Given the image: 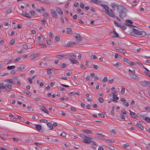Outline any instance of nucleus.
Masks as SVG:
<instances>
[{
	"label": "nucleus",
	"mask_w": 150,
	"mask_h": 150,
	"mask_svg": "<svg viewBox=\"0 0 150 150\" xmlns=\"http://www.w3.org/2000/svg\"><path fill=\"white\" fill-rule=\"evenodd\" d=\"M131 34L134 36H135L134 34H136L140 35L141 37H144L146 35L147 38H149V36H150V34H148L146 35V33L145 32L139 31V30L135 28L132 29V31L131 32Z\"/></svg>",
	"instance_id": "f257e3e1"
},
{
	"label": "nucleus",
	"mask_w": 150,
	"mask_h": 150,
	"mask_svg": "<svg viewBox=\"0 0 150 150\" xmlns=\"http://www.w3.org/2000/svg\"><path fill=\"white\" fill-rule=\"evenodd\" d=\"M106 8V11H105V13L108 15L109 16L113 18H116L117 20L119 21H120V19L116 16L113 13H112V11L111 9H110L108 7L106 6L105 8Z\"/></svg>",
	"instance_id": "f03ea898"
},
{
	"label": "nucleus",
	"mask_w": 150,
	"mask_h": 150,
	"mask_svg": "<svg viewBox=\"0 0 150 150\" xmlns=\"http://www.w3.org/2000/svg\"><path fill=\"white\" fill-rule=\"evenodd\" d=\"M129 73V75L131 79H132L136 81H139V78L135 74V71L134 70H131L130 69L128 70Z\"/></svg>",
	"instance_id": "7ed1b4c3"
},
{
	"label": "nucleus",
	"mask_w": 150,
	"mask_h": 150,
	"mask_svg": "<svg viewBox=\"0 0 150 150\" xmlns=\"http://www.w3.org/2000/svg\"><path fill=\"white\" fill-rule=\"evenodd\" d=\"M80 136L83 139V142L87 144H90L92 142V139L86 136L84 134H80Z\"/></svg>",
	"instance_id": "20e7f679"
},
{
	"label": "nucleus",
	"mask_w": 150,
	"mask_h": 150,
	"mask_svg": "<svg viewBox=\"0 0 150 150\" xmlns=\"http://www.w3.org/2000/svg\"><path fill=\"white\" fill-rule=\"evenodd\" d=\"M124 7L122 8H121L122 9L119 12V14L120 17L123 18L125 17L126 16V11H125V9L123 8Z\"/></svg>",
	"instance_id": "39448f33"
},
{
	"label": "nucleus",
	"mask_w": 150,
	"mask_h": 150,
	"mask_svg": "<svg viewBox=\"0 0 150 150\" xmlns=\"http://www.w3.org/2000/svg\"><path fill=\"white\" fill-rule=\"evenodd\" d=\"M91 2L93 3H95L96 4L100 5L102 6L105 9V13L106 8H105L106 6L108 7L107 5L105 4H101L102 2L101 1L97 0H91Z\"/></svg>",
	"instance_id": "423d86ee"
},
{
	"label": "nucleus",
	"mask_w": 150,
	"mask_h": 150,
	"mask_svg": "<svg viewBox=\"0 0 150 150\" xmlns=\"http://www.w3.org/2000/svg\"><path fill=\"white\" fill-rule=\"evenodd\" d=\"M111 6L112 8V12L113 11H115V7H117V10H118L120 8H122L123 7V6H122L121 5H118L115 3H112L111 4Z\"/></svg>",
	"instance_id": "0eeeda50"
},
{
	"label": "nucleus",
	"mask_w": 150,
	"mask_h": 150,
	"mask_svg": "<svg viewBox=\"0 0 150 150\" xmlns=\"http://www.w3.org/2000/svg\"><path fill=\"white\" fill-rule=\"evenodd\" d=\"M56 57L58 58V59H62L63 58H68V56L67 55H64V54H62V55H56Z\"/></svg>",
	"instance_id": "6e6552de"
},
{
	"label": "nucleus",
	"mask_w": 150,
	"mask_h": 150,
	"mask_svg": "<svg viewBox=\"0 0 150 150\" xmlns=\"http://www.w3.org/2000/svg\"><path fill=\"white\" fill-rule=\"evenodd\" d=\"M74 35L77 40L79 41H81L82 40V38L79 34L75 33L74 34Z\"/></svg>",
	"instance_id": "1a4fd4ad"
},
{
	"label": "nucleus",
	"mask_w": 150,
	"mask_h": 150,
	"mask_svg": "<svg viewBox=\"0 0 150 150\" xmlns=\"http://www.w3.org/2000/svg\"><path fill=\"white\" fill-rule=\"evenodd\" d=\"M50 12L52 14L53 17L55 18H57L58 16L55 10L53 9L50 10Z\"/></svg>",
	"instance_id": "9d476101"
},
{
	"label": "nucleus",
	"mask_w": 150,
	"mask_h": 150,
	"mask_svg": "<svg viewBox=\"0 0 150 150\" xmlns=\"http://www.w3.org/2000/svg\"><path fill=\"white\" fill-rule=\"evenodd\" d=\"M76 44V43L74 42H72L69 41L68 42L67 44H65L64 47H69L72 46Z\"/></svg>",
	"instance_id": "9b49d317"
},
{
	"label": "nucleus",
	"mask_w": 150,
	"mask_h": 150,
	"mask_svg": "<svg viewBox=\"0 0 150 150\" xmlns=\"http://www.w3.org/2000/svg\"><path fill=\"white\" fill-rule=\"evenodd\" d=\"M140 117H141L143 120H144L146 122L150 123V118L148 117H144V116L143 115H140Z\"/></svg>",
	"instance_id": "f8f14e48"
},
{
	"label": "nucleus",
	"mask_w": 150,
	"mask_h": 150,
	"mask_svg": "<svg viewBox=\"0 0 150 150\" xmlns=\"http://www.w3.org/2000/svg\"><path fill=\"white\" fill-rule=\"evenodd\" d=\"M111 93L113 95L112 97L113 99H112V100L113 101H115L118 100L119 98L117 96V93Z\"/></svg>",
	"instance_id": "ddd939ff"
},
{
	"label": "nucleus",
	"mask_w": 150,
	"mask_h": 150,
	"mask_svg": "<svg viewBox=\"0 0 150 150\" xmlns=\"http://www.w3.org/2000/svg\"><path fill=\"white\" fill-rule=\"evenodd\" d=\"M12 88L11 86V85L6 84L4 85V90L6 91H8Z\"/></svg>",
	"instance_id": "4468645a"
},
{
	"label": "nucleus",
	"mask_w": 150,
	"mask_h": 150,
	"mask_svg": "<svg viewBox=\"0 0 150 150\" xmlns=\"http://www.w3.org/2000/svg\"><path fill=\"white\" fill-rule=\"evenodd\" d=\"M40 110L42 111L45 112L47 114H49L48 111L46 110L45 107L44 105H41Z\"/></svg>",
	"instance_id": "2eb2a0df"
},
{
	"label": "nucleus",
	"mask_w": 150,
	"mask_h": 150,
	"mask_svg": "<svg viewBox=\"0 0 150 150\" xmlns=\"http://www.w3.org/2000/svg\"><path fill=\"white\" fill-rule=\"evenodd\" d=\"M68 56V58H69V60L70 59H71L72 60L75 59L76 58V56L74 54H70Z\"/></svg>",
	"instance_id": "dca6fc26"
},
{
	"label": "nucleus",
	"mask_w": 150,
	"mask_h": 150,
	"mask_svg": "<svg viewBox=\"0 0 150 150\" xmlns=\"http://www.w3.org/2000/svg\"><path fill=\"white\" fill-rule=\"evenodd\" d=\"M25 69L24 66L23 65H21L19 67H17V71H21Z\"/></svg>",
	"instance_id": "f3484780"
},
{
	"label": "nucleus",
	"mask_w": 150,
	"mask_h": 150,
	"mask_svg": "<svg viewBox=\"0 0 150 150\" xmlns=\"http://www.w3.org/2000/svg\"><path fill=\"white\" fill-rule=\"evenodd\" d=\"M56 9L57 13L60 15H62L63 11L60 8L56 7Z\"/></svg>",
	"instance_id": "a211bd4d"
},
{
	"label": "nucleus",
	"mask_w": 150,
	"mask_h": 150,
	"mask_svg": "<svg viewBox=\"0 0 150 150\" xmlns=\"http://www.w3.org/2000/svg\"><path fill=\"white\" fill-rule=\"evenodd\" d=\"M38 54L37 53H35L31 54L30 56V58L31 59H35L36 57H38Z\"/></svg>",
	"instance_id": "6ab92c4d"
},
{
	"label": "nucleus",
	"mask_w": 150,
	"mask_h": 150,
	"mask_svg": "<svg viewBox=\"0 0 150 150\" xmlns=\"http://www.w3.org/2000/svg\"><path fill=\"white\" fill-rule=\"evenodd\" d=\"M67 34L68 35H72L73 33V32L71 28H67Z\"/></svg>",
	"instance_id": "aec40b11"
},
{
	"label": "nucleus",
	"mask_w": 150,
	"mask_h": 150,
	"mask_svg": "<svg viewBox=\"0 0 150 150\" xmlns=\"http://www.w3.org/2000/svg\"><path fill=\"white\" fill-rule=\"evenodd\" d=\"M83 131V132L86 134H90L92 133V131L91 130L84 129Z\"/></svg>",
	"instance_id": "412c9836"
},
{
	"label": "nucleus",
	"mask_w": 150,
	"mask_h": 150,
	"mask_svg": "<svg viewBox=\"0 0 150 150\" xmlns=\"http://www.w3.org/2000/svg\"><path fill=\"white\" fill-rule=\"evenodd\" d=\"M35 128L38 130L40 131L41 130L42 127L40 125H36Z\"/></svg>",
	"instance_id": "4be33fe9"
},
{
	"label": "nucleus",
	"mask_w": 150,
	"mask_h": 150,
	"mask_svg": "<svg viewBox=\"0 0 150 150\" xmlns=\"http://www.w3.org/2000/svg\"><path fill=\"white\" fill-rule=\"evenodd\" d=\"M22 15L28 18H31V17L29 16V15L28 13H25L24 12H23L22 13Z\"/></svg>",
	"instance_id": "5701e85b"
},
{
	"label": "nucleus",
	"mask_w": 150,
	"mask_h": 150,
	"mask_svg": "<svg viewBox=\"0 0 150 150\" xmlns=\"http://www.w3.org/2000/svg\"><path fill=\"white\" fill-rule=\"evenodd\" d=\"M143 82H144V83L143 82L141 83L143 84V85H142L144 86H147L146 84H147L150 85V81H144Z\"/></svg>",
	"instance_id": "b1692460"
},
{
	"label": "nucleus",
	"mask_w": 150,
	"mask_h": 150,
	"mask_svg": "<svg viewBox=\"0 0 150 150\" xmlns=\"http://www.w3.org/2000/svg\"><path fill=\"white\" fill-rule=\"evenodd\" d=\"M132 117L134 118H137V115L134 112H132L131 114H130Z\"/></svg>",
	"instance_id": "393cba45"
},
{
	"label": "nucleus",
	"mask_w": 150,
	"mask_h": 150,
	"mask_svg": "<svg viewBox=\"0 0 150 150\" xmlns=\"http://www.w3.org/2000/svg\"><path fill=\"white\" fill-rule=\"evenodd\" d=\"M47 126L50 128V130H52L53 129V127L51 123L50 122L47 123Z\"/></svg>",
	"instance_id": "a878e982"
},
{
	"label": "nucleus",
	"mask_w": 150,
	"mask_h": 150,
	"mask_svg": "<svg viewBox=\"0 0 150 150\" xmlns=\"http://www.w3.org/2000/svg\"><path fill=\"white\" fill-rule=\"evenodd\" d=\"M137 126L139 128H140L142 130H143L144 128V127L140 124L137 123L136 124Z\"/></svg>",
	"instance_id": "bb28decb"
},
{
	"label": "nucleus",
	"mask_w": 150,
	"mask_h": 150,
	"mask_svg": "<svg viewBox=\"0 0 150 150\" xmlns=\"http://www.w3.org/2000/svg\"><path fill=\"white\" fill-rule=\"evenodd\" d=\"M15 67V66H8L7 67V69L8 70H11L14 69Z\"/></svg>",
	"instance_id": "cd10ccee"
},
{
	"label": "nucleus",
	"mask_w": 150,
	"mask_h": 150,
	"mask_svg": "<svg viewBox=\"0 0 150 150\" xmlns=\"http://www.w3.org/2000/svg\"><path fill=\"white\" fill-rule=\"evenodd\" d=\"M121 65V63L120 62H117L116 64L113 65V66L116 67H120Z\"/></svg>",
	"instance_id": "c85d7f7f"
},
{
	"label": "nucleus",
	"mask_w": 150,
	"mask_h": 150,
	"mask_svg": "<svg viewBox=\"0 0 150 150\" xmlns=\"http://www.w3.org/2000/svg\"><path fill=\"white\" fill-rule=\"evenodd\" d=\"M69 61H71V63L73 64L78 62V61L75 59L71 60V59H69Z\"/></svg>",
	"instance_id": "c756f323"
},
{
	"label": "nucleus",
	"mask_w": 150,
	"mask_h": 150,
	"mask_svg": "<svg viewBox=\"0 0 150 150\" xmlns=\"http://www.w3.org/2000/svg\"><path fill=\"white\" fill-rule=\"evenodd\" d=\"M60 67L61 68H64L67 67V65L65 63H62L60 65Z\"/></svg>",
	"instance_id": "7c9ffc66"
},
{
	"label": "nucleus",
	"mask_w": 150,
	"mask_h": 150,
	"mask_svg": "<svg viewBox=\"0 0 150 150\" xmlns=\"http://www.w3.org/2000/svg\"><path fill=\"white\" fill-rule=\"evenodd\" d=\"M113 37L114 38H117L119 37L118 34L116 33L115 31H113Z\"/></svg>",
	"instance_id": "2f4dec72"
},
{
	"label": "nucleus",
	"mask_w": 150,
	"mask_h": 150,
	"mask_svg": "<svg viewBox=\"0 0 150 150\" xmlns=\"http://www.w3.org/2000/svg\"><path fill=\"white\" fill-rule=\"evenodd\" d=\"M115 57L117 59H120L122 57L120 55L117 53H115Z\"/></svg>",
	"instance_id": "473e14b6"
},
{
	"label": "nucleus",
	"mask_w": 150,
	"mask_h": 150,
	"mask_svg": "<svg viewBox=\"0 0 150 150\" xmlns=\"http://www.w3.org/2000/svg\"><path fill=\"white\" fill-rule=\"evenodd\" d=\"M123 61L125 62H126L127 64H129V63H130V61L129 60L126 58H124L123 59Z\"/></svg>",
	"instance_id": "72a5a7b5"
},
{
	"label": "nucleus",
	"mask_w": 150,
	"mask_h": 150,
	"mask_svg": "<svg viewBox=\"0 0 150 150\" xmlns=\"http://www.w3.org/2000/svg\"><path fill=\"white\" fill-rule=\"evenodd\" d=\"M43 16L45 18H46L49 17V16L48 14L47 13H45L43 14Z\"/></svg>",
	"instance_id": "f704fd0d"
},
{
	"label": "nucleus",
	"mask_w": 150,
	"mask_h": 150,
	"mask_svg": "<svg viewBox=\"0 0 150 150\" xmlns=\"http://www.w3.org/2000/svg\"><path fill=\"white\" fill-rule=\"evenodd\" d=\"M13 11V10H12L11 8H9L6 9V12L7 13H9Z\"/></svg>",
	"instance_id": "c9c22d12"
},
{
	"label": "nucleus",
	"mask_w": 150,
	"mask_h": 150,
	"mask_svg": "<svg viewBox=\"0 0 150 150\" xmlns=\"http://www.w3.org/2000/svg\"><path fill=\"white\" fill-rule=\"evenodd\" d=\"M21 57H17L14 60V62H16L18 61H19L20 59L21 58Z\"/></svg>",
	"instance_id": "e433bc0d"
},
{
	"label": "nucleus",
	"mask_w": 150,
	"mask_h": 150,
	"mask_svg": "<svg viewBox=\"0 0 150 150\" xmlns=\"http://www.w3.org/2000/svg\"><path fill=\"white\" fill-rule=\"evenodd\" d=\"M52 69H47V74H51V70Z\"/></svg>",
	"instance_id": "4c0bfd02"
},
{
	"label": "nucleus",
	"mask_w": 150,
	"mask_h": 150,
	"mask_svg": "<svg viewBox=\"0 0 150 150\" xmlns=\"http://www.w3.org/2000/svg\"><path fill=\"white\" fill-rule=\"evenodd\" d=\"M106 142L109 143H114L115 142V141L114 140L107 139L106 140Z\"/></svg>",
	"instance_id": "58836bf2"
},
{
	"label": "nucleus",
	"mask_w": 150,
	"mask_h": 150,
	"mask_svg": "<svg viewBox=\"0 0 150 150\" xmlns=\"http://www.w3.org/2000/svg\"><path fill=\"white\" fill-rule=\"evenodd\" d=\"M13 141L15 142H18L19 141V139L17 138H13Z\"/></svg>",
	"instance_id": "ea45409f"
},
{
	"label": "nucleus",
	"mask_w": 150,
	"mask_h": 150,
	"mask_svg": "<svg viewBox=\"0 0 150 150\" xmlns=\"http://www.w3.org/2000/svg\"><path fill=\"white\" fill-rule=\"evenodd\" d=\"M23 47L24 49H28V46L27 44H24L22 46Z\"/></svg>",
	"instance_id": "a19ab883"
},
{
	"label": "nucleus",
	"mask_w": 150,
	"mask_h": 150,
	"mask_svg": "<svg viewBox=\"0 0 150 150\" xmlns=\"http://www.w3.org/2000/svg\"><path fill=\"white\" fill-rule=\"evenodd\" d=\"M114 24L116 25L117 27H119L120 26L121 24L119 23L118 22L116 21H114Z\"/></svg>",
	"instance_id": "79ce46f5"
},
{
	"label": "nucleus",
	"mask_w": 150,
	"mask_h": 150,
	"mask_svg": "<svg viewBox=\"0 0 150 150\" xmlns=\"http://www.w3.org/2000/svg\"><path fill=\"white\" fill-rule=\"evenodd\" d=\"M4 85L3 83H0V89H4Z\"/></svg>",
	"instance_id": "37998d69"
},
{
	"label": "nucleus",
	"mask_w": 150,
	"mask_h": 150,
	"mask_svg": "<svg viewBox=\"0 0 150 150\" xmlns=\"http://www.w3.org/2000/svg\"><path fill=\"white\" fill-rule=\"evenodd\" d=\"M91 57L93 59H96L97 58L96 56L95 55H91Z\"/></svg>",
	"instance_id": "c03bdc74"
},
{
	"label": "nucleus",
	"mask_w": 150,
	"mask_h": 150,
	"mask_svg": "<svg viewBox=\"0 0 150 150\" xmlns=\"http://www.w3.org/2000/svg\"><path fill=\"white\" fill-rule=\"evenodd\" d=\"M40 122L42 123H47V120H46L41 119L40 120Z\"/></svg>",
	"instance_id": "a18cd8bd"
},
{
	"label": "nucleus",
	"mask_w": 150,
	"mask_h": 150,
	"mask_svg": "<svg viewBox=\"0 0 150 150\" xmlns=\"http://www.w3.org/2000/svg\"><path fill=\"white\" fill-rule=\"evenodd\" d=\"M108 81L107 78L106 77H105L102 80V81L103 83L106 82Z\"/></svg>",
	"instance_id": "49530a36"
},
{
	"label": "nucleus",
	"mask_w": 150,
	"mask_h": 150,
	"mask_svg": "<svg viewBox=\"0 0 150 150\" xmlns=\"http://www.w3.org/2000/svg\"><path fill=\"white\" fill-rule=\"evenodd\" d=\"M15 40L14 39H12L10 40V43L11 45H13L15 43Z\"/></svg>",
	"instance_id": "de8ad7c7"
},
{
	"label": "nucleus",
	"mask_w": 150,
	"mask_h": 150,
	"mask_svg": "<svg viewBox=\"0 0 150 150\" xmlns=\"http://www.w3.org/2000/svg\"><path fill=\"white\" fill-rule=\"evenodd\" d=\"M123 105L126 107H128L129 106V104L127 102H124L123 103Z\"/></svg>",
	"instance_id": "09e8293b"
},
{
	"label": "nucleus",
	"mask_w": 150,
	"mask_h": 150,
	"mask_svg": "<svg viewBox=\"0 0 150 150\" xmlns=\"http://www.w3.org/2000/svg\"><path fill=\"white\" fill-rule=\"evenodd\" d=\"M70 109L72 111L76 112V108L74 107H71Z\"/></svg>",
	"instance_id": "8fccbe9b"
},
{
	"label": "nucleus",
	"mask_w": 150,
	"mask_h": 150,
	"mask_svg": "<svg viewBox=\"0 0 150 150\" xmlns=\"http://www.w3.org/2000/svg\"><path fill=\"white\" fill-rule=\"evenodd\" d=\"M42 38V36L41 35H40V36L38 37V40L39 41H41Z\"/></svg>",
	"instance_id": "3c124183"
},
{
	"label": "nucleus",
	"mask_w": 150,
	"mask_h": 150,
	"mask_svg": "<svg viewBox=\"0 0 150 150\" xmlns=\"http://www.w3.org/2000/svg\"><path fill=\"white\" fill-rule=\"evenodd\" d=\"M60 135L62 137H65L66 135V133L63 132L60 134Z\"/></svg>",
	"instance_id": "603ef678"
},
{
	"label": "nucleus",
	"mask_w": 150,
	"mask_h": 150,
	"mask_svg": "<svg viewBox=\"0 0 150 150\" xmlns=\"http://www.w3.org/2000/svg\"><path fill=\"white\" fill-rule=\"evenodd\" d=\"M121 87L122 88V89L121 91V93L123 94L125 92V88L122 87Z\"/></svg>",
	"instance_id": "864d4df0"
},
{
	"label": "nucleus",
	"mask_w": 150,
	"mask_h": 150,
	"mask_svg": "<svg viewBox=\"0 0 150 150\" xmlns=\"http://www.w3.org/2000/svg\"><path fill=\"white\" fill-rule=\"evenodd\" d=\"M120 27V28H122V29L123 30H125L126 29V26L125 25H120V27Z\"/></svg>",
	"instance_id": "5fc2aeb1"
},
{
	"label": "nucleus",
	"mask_w": 150,
	"mask_h": 150,
	"mask_svg": "<svg viewBox=\"0 0 150 150\" xmlns=\"http://www.w3.org/2000/svg\"><path fill=\"white\" fill-rule=\"evenodd\" d=\"M125 21L126 22L128 23H129L131 24H132L133 23V22L132 21H131L130 20H126Z\"/></svg>",
	"instance_id": "6e6d98bb"
},
{
	"label": "nucleus",
	"mask_w": 150,
	"mask_h": 150,
	"mask_svg": "<svg viewBox=\"0 0 150 150\" xmlns=\"http://www.w3.org/2000/svg\"><path fill=\"white\" fill-rule=\"evenodd\" d=\"M100 103H102L103 102V99L101 97H99L98 99Z\"/></svg>",
	"instance_id": "4d7b16f0"
},
{
	"label": "nucleus",
	"mask_w": 150,
	"mask_h": 150,
	"mask_svg": "<svg viewBox=\"0 0 150 150\" xmlns=\"http://www.w3.org/2000/svg\"><path fill=\"white\" fill-rule=\"evenodd\" d=\"M46 42L47 43V44L48 45H51L52 44V42L51 40H46Z\"/></svg>",
	"instance_id": "13d9d810"
},
{
	"label": "nucleus",
	"mask_w": 150,
	"mask_h": 150,
	"mask_svg": "<svg viewBox=\"0 0 150 150\" xmlns=\"http://www.w3.org/2000/svg\"><path fill=\"white\" fill-rule=\"evenodd\" d=\"M24 92L28 96H31V93L30 92H28L27 91L25 90L24 91Z\"/></svg>",
	"instance_id": "bf43d9fd"
},
{
	"label": "nucleus",
	"mask_w": 150,
	"mask_h": 150,
	"mask_svg": "<svg viewBox=\"0 0 150 150\" xmlns=\"http://www.w3.org/2000/svg\"><path fill=\"white\" fill-rule=\"evenodd\" d=\"M49 37L50 38H54L52 32H50L49 33Z\"/></svg>",
	"instance_id": "052dcab7"
},
{
	"label": "nucleus",
	"mask_w": 150,
	"mask_h": 150,
	"mask_svg": "<svg viewBox=\"0 0 150 150\" xmlns=\"http://www.w3.org/2000/svg\"><path fill=\"white\" fill-rule=\"evenodd\" d=\"M126 25H127V26H129V27H131V28L136 27L135 26H134L133 25H131V24H128V23H126Z\"/></svg>",
	"instance_id": "680f3d73"
},
{
	"label": "nucleus",
	"mask_w": 150,
	"mask_h": 150,
	"mask_svg": "<svg viewBox=\"0 0 150 150\" xmlns=\"http://www.w3.org/2000/svg\"><path fill=\"white\" fill-rule=\"evenodd\" d=\"M121 113L123 114L126 115L127 112L125 110H122L121 111Z\"/></svg>",
	"instance_id": "e2e57ef3"
},
{
	"label": "nucleus",
	"mask_w": 150,
	"mask_h": 150,
	"mask_svg": "<svg viewBox=\"0 0 150 150\" xmlns=\"http://www.w3.org/2000/svg\"><path fill=\"white\" fill-rule=\"evenodd\" d=\"M122 146L125 148H126L129 146V145L127 144H123Z\"/></svg>",
	"instance_id": "0e129e2a"
},
{
	"label": "nucleus",
	"mask_w": 150,
	"mask_h": 150,
	"mask_svg": "<svg viewBox=\"0 0 150 150\" xmlns=\"http://www.w3.org/2000/svg\"><path fill=\"white\" fill-rule=\"evenodd\" d=\"M79 5L78 2H75L74 4V6L76 8L78 7Z\"/></svg>",
	"instance_id": "69168bd1"
},
{
	"label": "nucleus",
	"mask_w": 150,
	"mask_h": 150,
	"mask_svg": "<svg viewBox=\"0 0 150 150\" xmlns=\"http://www.w3.org/2000/svg\"><path fill=\"white\" fill-rule=\"evenodd\" d=\"M51 139L53 141L55 142H57L58 141V139L57 138H54V137H52L51 138Z\"/></svg>",
	"instance_id": "338daca9"
},
{
	"label": "nucleus",
	"mask_w": 150,
	"mask_h": 150,
	"mask_svg": "<svg viewBox=\"0 0 150 150\" xmlns=\"http://www.w3.org/2000/svg\"><path fill=\"white\" fill-rule=\"evenodd\" d=\"M30 14L32 16H33L35 14V12L34 11H31L30 12Z\"/></svg>",
	"instance_id": "774afa93"
}]
</instances>
